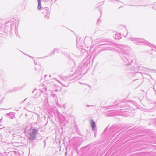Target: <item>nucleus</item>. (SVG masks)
<instances>
[{"label": "nucleus", "mask_w": 156, "mask_h": 156, "mask_svg": "<svg viewBox=\"0 0 156 156\" xmlns=\"http://www.w3.org/2000/svg\"><path fill=\"white\" fill-rule=\"evenodd\" d=\"M37 130L35 129H32V132L30 133V137H29L30 139H33L35 137V134L37 133Z\"/></svg>", "instance_id": "1"}, {"label": "nucleus", "mask_w": 156, "mask_h": 156, "mask_svg": "<svg viewBox=\"0 0 156 156\" xmlns=\"http://www.w3.org/2000/svg\"><path fill=\"white\" fill-rule=\"evenodd\" d=\"M43 13L44 14V16L45 17L47 18H49L50 12L49 11L48 9H45L44 10Z\"/></svg>", "instance_id": "2"}, {"label": "nucleus", "mask_w": 156, "mask_h": 156, "mask_svg": "<svg viewBox=\"0 0 156 156\" xmlns=\"http://www.w3.org/2000/svg\"><path fill=\"white\" fill-rule=\"evenodd\" d=\"M91 126L93 130H94L95 127V124L94 121H92L91 123Z\"/></svg>", "instance_id": "3"}, {"label": "nucleus", "mask_w": 156, "mask_h": 156, "mask_svg": "<svg viewBox=\"0 0 156 156\" xmlns=\"http://www.w3.org/2000/svg\"><path fill=\"white\" fill-rule=\"evenodd\" d=\"M116 38H117V39H118V40H119L120 39L119 38H118V37H120V34H117L116 35Z\"/></svg>", "instance_id": "4"}, {"label": "nucleus", "mask_w": 156, "mask_h": 156, "mask_svg": "<svg viewBox=\"0 0 156 156\" xmlns=\"http://www.w3.org/2000/svg\"><path fill=\"white\" fill-rule=\"evenodd\" d=\"M38 8L39 9H40L41 8V5L40 4H38Z\"/></svg>", "instance_id": "5"}]
</instances>
